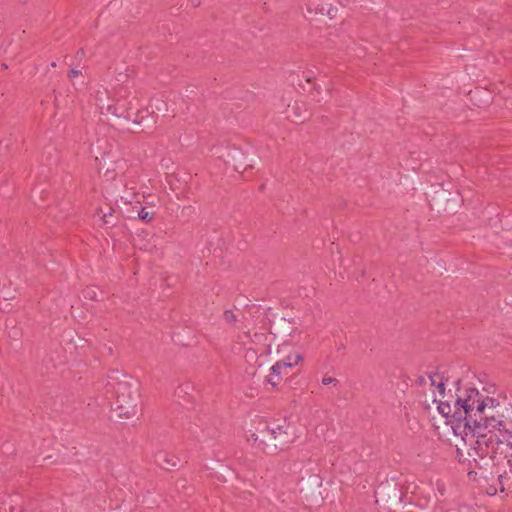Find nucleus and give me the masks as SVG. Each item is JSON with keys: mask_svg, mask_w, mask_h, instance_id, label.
<instances>
[{"mask_svg": "<svg viewBox=\"0 0 512 512\" xmlns=\"http://www.w3.org/2000/svg\"><path fill=\"white\" fill-rule=\"evenodd\" d=\"M434 401L438 402L439 413L450 419L454 434L463 442L461 447L467 448L468 437L473 435V438H476V435L483 430L485 418L489 416L485 410L499 405L497 399L484 396L475 388L459 390L457 397L453 400V406L449 400L435 398Z\"/></svg>", "mask_w": 512, "mask_h": 512, "instance_id": "obj_1", "label": "nucleus"}, {"mask_svg": "<svg viewBox=\"0 0 512 512\" xmlns=\"http://www.w3.org/2000/svg\"><path fill=\"white\" fill-rule=\"evenodd\" d=\"M255 447L267 455H275L294 441V429L284 420L281 424L262 423L251 435Z\"/></svg>", "mask_w": 512, "mask_h": 512, "instance_id": "obj_2", "label": "nucleus"}, {"mask_svg": "<svg viewBox=\"0 0 512 512\" xmlns=\"http://www.w3.org/2000/svg\"><path fill=\"white\" fill-rule=\"evenodd\" d=\"M507 465L503 467V470L499 469V473H495L496 466L487 467L486 470L480 464L481 461L471 464H464L467 469L468 476L471 480L477 481L483 479L486 482H492L488 493L491 495L496 494L498 491L504 492L506 489L512 488V456L506 457Z\"/></svg>", "mask_w": 512, "mask_h": 512, "instance_id": "obj_3", "label": "nucleus"}, {"mask_svg": "<svg viewBox=\"0 0 512 512\" xmlns=\"http://www.w3.org/2000/svg\"><path fill=\"white\" fill-rule=\"evenodd\" d=\"M116 410L120 417L136 415L139 402V389L128 381H119L114 386Z\"/></svg>", "mask_w": 512, "mask_h": 512, "instance_id": "obj_4", "label": "nucleus"}, {"mask_svg": "<svg viewBox=\"0 0 512 512\" xmlns=\"http://www.w3.org/2000/svg\"><path fill=\"white\" fill-rule=\"evenodd\" d=\"M245 337L249 339L251 343H254L256 345H259L260 347L258 349L249 348L247 349L245 353V359L247 362H251L253 359H258V354L260 356L266 355L269 353V344L268 336L265 333L262 332H254L253 334L248 331L244 333Z\"/></svg>", "mask_w": 512, "mask_h": 512, "instance_id": "obj_5", "label": "nucleus"}, {"mask_svg": "<svg viewBox=\"0 0 512 512\" xmlns=\"http://www.w3.org/2000/svg\"><path fill=\"white\" fill-rule=\"evenodd\" d=\"M0 512H24L22 497L15 494H2L0 497Z\"/></svg>", "mask_w": 512, "mask_h": 512, "instance_id": "obj_6", "label": "nucleus"}, {"mask_svg": "<svg viewBox=\"0 0 512 512\" xmlns=\"http://www.w3.org/2000/svg\"><path fill=\"white\" fill-rule=\"evenodd\" d=\"M154 462L164 470H170L177 466L179 459L172 453L158 451L154 454Z\"/></svg>", "mask_w": 512, "mask_h": 512, "instance_id": "obj_7", "label": "nucleus"}, {"mask_svg": "<svg viewBox=\"0 0 512 512\" xmlns=\"http://www.w3.org/2000/svg\"><path fill=\"white\" fill-rule=\"evenodd\" d=\"M301 360L302 356L300 354H295L294 362L278 361L270 368V374H272V376H276L277 379H280L281 374L285 373V370L296 366Z\"/></svg>", "mask_w": 512, "mask_h": 512, "instance_id": "obj_8", "label": "nucleus"}, {"mask_svg": "<svg viewBox=\"0 0 512 512\" xmlns=\"http://www.w3.org/2000/svg\"><path fill=\"white\" fill-rule=\"evenodd\" d=\"M106 110L116 118H124L126 120L131 119L130 110L124 102L117 101L115 104L107 105Z\"/></svg>", "mask_w": 512, "mask_h": 512, "instance_id": "obj_9", "label": "nucleus"}, {"mask_svg": "<svg viewBox=\"0 0 512 512\" xmlns=\"http://www.w3.org/2000/svg\"><path fill=\"white\" fill-rule=\"evenodd\" d=\"M429 379L431 381V385L436 386L439 396H440L439 399L446 400L445 399V384L443 382L442 376L440 374L435 373L433 375H429Z\"/></svg>", "mask_w": 512, "mask_h": 512, "instance_id": "obj_10", "label": "nucleus"}, {"mask_svg": "<svg viewBox=\"0 0 512 512\" xmlns=\"http://www.w3.org/2000/svg\"><path fill=\"white\" fill-rule=\"evenodd\" d=\"M302 107H304L303 103L302 104L295 103L291 107V110H292V112L294 114V121L295 122H304L308 118L307 115L301 113L300 110H301Z\"/></svg>", "mask_w": 512, "mask_h": 512, "instance_id": "obj_11", "label": "nucleus"}, {"mask_svg": "<svg viewBox=\"0 0 512 512\" xmlns=\"http://www.w3.org/2000/svg\"><path fill=\"white\" fill-rule=\"evenodd\" d=\"M190 388L191 385L188 383L179 385L175 390V396L178 397L179 399L183 398L184 400L187 397V401H190L191 397L188 392Z\"/></svg>", "mask_w": 512, "mask_h": 512, "instance_id": "obj_12", "label": "nucleus"}, {"mask_svg": "<svg viewBox=\"0 0 512 512\" xmlns=\"http://www.w3.org/2000/svg\"><path fill=\"white\" fill-rule=\"evenodd\" d=\"M149 116H151V113L149 112V110L147 108H142V109H139L135 113V117L134 118L131 117L130 120H132L133 123H135V124H141V123H143L145 118H148Z\"/></svg>", "mask_w": 512, "mask_h": 512, "instance_id": "obj_13", "label": "nucleus"}, {"mask_svg": "<svg viewBox=\"0 0 512 512\" xmlns=\"http://www.w3.org/2000/svg\"><path fill=\"white\" fill-rule=\"evenodd\" d=\"M154 215L155 213L148 211L146 207H140V209L137 212L138 218L146 223L151 222L153 220Z\"/></svg>", "mask_w": 512, "mask_h": 512, "instance_id": "obj_14", "label": "nucleus"}, {"mask_svg": "<svg viewBox=\"0 0 512 512\" xmlns=\"http://www.w3.org/2000/svg\"><path fill=\"white\" fill-rule=\"evenodd\" d=\"M223 319L226 323L234 325L238 321V318L233 310L227 309L223 312Z\"/></svg>", "mask_w": 512, "mask_h": 512, "instance_id": "obj_15", "label": "nucleus"}, {"mask_svg": "<svg viewBox=\"0 0 512 512\" xmlns=\"http://www.w3.org/2000/svg\"><path fill=\"white\" fill-rule=\"evenodd\" d=\"M83 295L87 299L98 300V288L94 286L87 287L84 289Z\"/></svg>", "mask_w": 512, "mask_h": 512, "instance_id": "obj_16", "label": "nucleus"}, {"mask_svg": "<svg viewBox=\"0 0 512 512\" xmlns=\"http://www.w3.org/2000/svg\"><path fill=\"white\" fill-rule=\"evenodd\" d=\"M279 380L280 379H277L276 376H272V374L268 375L266 377V381L273 387H277V385L279 384Z\"/></svg>", "mask_w": 512, "mask_h": 512, "instance_id": "obj_17", "label": "nucleus"}, {"mask_svg": "<svg viewBox=\"0 0 512 512\" xmlns=\"http://www.w3.org/2000/svg\"><path fill=\"white\" fill-rule=\"evenodd\" d=\"M321 382L323 385H329L332 383H338V380L333 377H323Z\"/></svg>", "mask_w": 512, "mask_h": 512, "instance_id": "obj_18", "label": "nucleus"}, {"mask_svg": "<svg viewBox=\"0 0 512 512\" xmlns=\"http://www.w3.org/2000/svg\"><path fill=\"white\" fill-rule=\"evenodd\" d=\"M81 74V71L80 70H77V69H71L69 72H68V78L69 79H73L77 76H79Z\"/></svg>", "mask_w": 512, "mask_h": 512, "instance_id": "obj_19", "label": "nucleus"}, {"mask_svg": "<svg viewBox=\"0 0 512 512\" xmlns=\"http://www.w3.org/2000/svg\"><path fill=\"white\" fill-rule=\"evenodd\" d=\"M283 361H285V362H294V355L287 356Z\"/></svg>", "mask_w": 512, "mask_h": 512, "instance_id": "obj_20", "label": "nucleus"}, {"mask_svg": "<svg viewBox=\"0 0 512 512\" xmlns=\"http://www.w3.org/2000/svg\"><path fill=\"white\" fill-rule=\"evenodd\" d=\"M109 216H111V213L109 214ZM103 220H104V222H105L106 224H109V223H110V221L108 220V214L103 213Z\"/></svg>", "mask_w": 512, "mask_h": 512, "instance_id": "obj_21", "label": "nucleus"}, {"mask_svg": "<svg viewBox=\"0 0 512 512\" xmlns=\"http://www.w3.org/2000/svg\"><path fill=\"white\" fill-rule=\"evenodd\" d=\"M192 4H193V6L197 7V6L200 5V1L199 0H193Z\"/></svg>", "mask_w": 512, "mask_h": 512, "instance_id": "obj_22", "label": "nucleus"}, {"mask_svg": "<svg viewBox=\"0 0 512 512\" xmlns=\"http://www.w3.org/2000/svg\"><path fill=\"white\" fill-rule=\"evenodd\" d=\"M306 82L307 83H311L312 82V77L311 76H306Z\"/></svg>", "mask_w": 512, "mask_h": 512, "instance_id": "obj_23", "label": "nucleus"}, {"mask_svg": "<svg viewBox=\"0 0 512 512\" xmlns=\"http://www.w3.org/2000/svg\"><path fill=\"white\" fill-rule=\"evenodd\" d=\"M315 2H316V0H310L309 1V7H311L312 5H315L316 4Z\"/></svg>", "mask_w": 512, "mask_h": 512, "instance_id": "obj_24", "label": "nucleus"}, {"mask_svg": "<svg viewBox=\"0 0 512 512\" xmlns=\"http://www.w3.org/2000/svg\"><path fill=\"white\" fill-rule=\"evenodd\" d=\"M319 11H320L322 14H324V12H325V8H324V7H321V8H319Z\"/></svg>", "mask_w": 512, "mask_h": 512, "instance_id": "obj_25", "label": "nucleus"}, {"mask_svg": "<svg viewBox=\"0 0 512 512\" xmlns=\"http://www.w3.org/2000/svg\"><path fill=\"white\" fill-rule=\"evenodd\" d=\"M50 66H51L52 68L56 67V62H52V63L50 64Z\"/></svg>", "mask_w": 512, "mask_h": 512, "instance_id": "obj_26", "label": "nucleus"}, {"mask_svg": "<svg viewBox=\"0 0 512 512\" xmlns=\"http://www.w3.org/2000/svg\"><path fill=\"white\" fill-rule=\"evenodd\" d=\"M450 399H452L451 401H449L451 403V406H453V396H450Z\"/></svg>", "mask_w": 512, "mask_h": 512, "instance_id": "obj_27", "label": "nucleus"}, {"mask_svg": "<svg viewBox=\"0 0 512 512\" xmlns=\"http://www.w3.org/2000/svg\"><path fill=\"white\" fill-rule=\"evenodd\" d=\"M447 512H459V511L456 509H452V510H448Z\"/></svg>", "mask_w": 512, "mask_h": 512, "instance_id": "obj_28", "label": "nucleus"}, {"mask_svg": "<svg viewBox=\"0 0 512 512\" xmlns=\"http://www.w3.org/2000/svg\"><path fill=\"white\" fill-rule=\"evenodd\" d=\"M100 109H101V113H104L103 112L104 106H100Z\"/></svg>", "mask_w": 512, "mask_h": 512, "instance_id": "obj_29", "label": "nucleus"}]
</instances>
